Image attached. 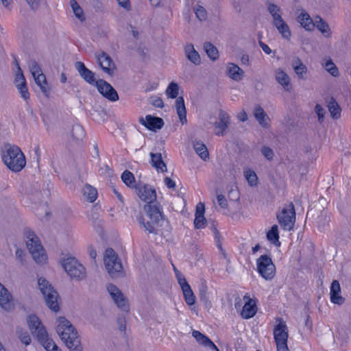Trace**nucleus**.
<instances>
[{
	"label": "nucleus",
	"instance_id": "1",
	"mask_svg": "<svg viewBox=\"0 0 351 351\" xmlns=\"http://www.w3.org/2000/svg\"><path fill=\"white\" fill-rule=\"evenodd\" d=\"M56 330L62 341L71 351H83L80 337L71 322L64 317L57 319Z\"/></svg>",
	"mask_w": 351,
	"mask_h": 351
},
{
	"label": "nucleus",
	"instance_id": "2",
	"mask_svg": "<svg viewBox=\"0 0 351 351\" xmlns=\"http://www.w3.org/2000/svg\"><path fill=\"white\" fill-rule=\"evenodd\" d=\"M27 322L29 330L46 351H62L49 337V334L39 318L34 314L27 317Z\"/></svg>",
	"mask_w": 351,
	"mask_h": 351
},
{
	"label": "nucleus",
	"instance_id": "3",
	"mask_svg": "<svg viewBox=\"0 0 351 351\" xmlns=\"http://www.w3.org/2000/svg\"><path fill=\"white\" fill-rule=\"evenodd\" d=\"M1 157L7 167L14 172L21 171L26 165L25 155L16 145L6 144Z\"/></svg>",
	"mask_w": 351,
	"mask_h": 351
},
{
	"label": "nucleus",
	"instance_id": "4",
	"mask_svg": "<svg viewBox=\"0 0 351 351\" xmlns=\"http://www.w3.org/2000/svg\"><path fill=\"white\" fill-rule=\"evenodd\" d=\"M25 235L27 239V247L34 261L38 263H45L47 256L39 239L37 237L34 232L30 230H25Z\"/></svg>",
	"mask_w": 351,
	"mask_h": 351
},
{
	"label": "nucleus",
	"instance_id": "5",
	"mask_svg": "<svg viewBox=\"0 0 351 351\" xmlns=\"http://www.w3.org/2000/svg\"><path fill=\"white\" fill-rule=\"evenodd\" d=\"M38 285L47 306L53 311L58 312L60 307L58 303V293L44 278H39Z\"/></svg>",
	"mask_w": 351,
	"mask_h": 351
},
{
	"label": "nucleus",
	"instance_id": "6",
	"mask_svg": "<svg viewBox=\"0 0 351 351\" xmlns=\"http://www.w3.org/2000/svg\"><path fill=\"white\" fill-rule=\"evenodd\" d=\"M104 260L106 268L112 278H119L123 276V265L112 248L109 247L106 250Z\"/></svg>",
	"mask_w": 351,
	"mask_h": 351
},
{
	"label": "nucleus",
	"instance_id": "7",
	"mask_svg": "<svg viewBox=\"0 0 351 351\" xmlns=\"http://www.w3.org/2000/svg\"><path fill=\"white\" fill-rule=\"evenodd\" d=\"M165 93L169 98H176V108L180 121L182 123V124L186 123V110L184 104V100L182 97H178L179 93L178 84L174 82H171V83H169L166 89Z\"/></svg>",
	"mask_w": 351,
	"mask_h": 351
},
{
	"label": "nucleus",
	"instance_id": "8",
	"mask_svg": "<svg viewBox=\"0 0 351 351\" xmlns=\"http://www.w3.org/2000/svg\"><path fill=\"white\" fill-rule=\"evenodd\" d=\"M62 266L72 279L82 280L86 276V268L74 257L64 258Z\"/></svg>",
	"mask_w": 351,
	"mask_h": 351
},
{
	"label": "nucleus",
	"instance_id": "9",
	"mask_svg": "<svg viewBox=\"0 0 351 351\" xmlns=\"http://www.w3.org/2000/svg\"><path fill=\"white\" fill-rule=\"evenodd\" d=\"M256 266L258 274L266 280H271L274 278L276 266L269 255H261L256 260Z\"/></svg>",
	"mask_w": 351,
	"mask_h": 351
},
{
	"label": "nucleus",
	"instance_id": "10",
	"mask_svg": "<svg viewBox=\"0 0 351 351\" xmlns=\"http://www.w3.org/2000/svg\"><path fill=\"white\" fill-rule=\"evenodd\" d=\"M279 323L274 328V340L277 351H287L288 330L285 322L282 318H278Z\"/></svg>",
	"mask_w": 351,
	"mask_h": 351
},
{
	"label": "nucleus",
	"instance_id": "11",
	"mask_svg": "<svg viewBox=\"0 0 351 351\" xmlns=\"http://www.w3.org/2000/svg\"><path fill=\"white\" fill-rule=\"evenodd\" d=\"M277 219L280 226L285 230L293 229L295 222V207L292 202H290L287 208L277 214Z\"/></svg>",
	"mask_w": 351,
	"mask_h": 351
},
{
	"label": "nucleus",
	"instance_id": "12",
	"mask_svg": "<svg viewBox=\"0 0 351 351\" xmlns=\"http://www.w3.org/2000/svg\"><path fill=\"white\" fill-rule=\"evenodd\" d=\"M143 208L151 224L154 226H161L162 225L165 219L160 204H147L144 206Z\"/></svg>",
	"mask_w": 351,
	"mask_h": 351
},
{
	"label": "nucleus",
	"instance_id": "13",
	"mask_svg": "<svg viewBox=\"0 0 351 351\" xmlns=\"http://www.w3.org/2000/svg\"><path fill=\"white\" fill-rule=\"evenodd\" d=\"M96 88L98 92L108 101L114 102L119 100V97L117 90L106 80H97Z\"/></svg>",
	"mask_w": 351,
	"mask_h": 351
},
{
	"label": "nucleus",
	"instance_id": "14",
	"mask_svg": "<svg viewBox=\"0 0 351 351\" xmlns=\"http://www.w3.org/2000/svg\"><path fill=\"white\" fill-rule=\"evenodd\" d=\"M107 289L118 308L123 311L128 312L130 308L128 300L124 297L118 287L112 284H110Z\"/></svg>",
	"mask_w": 351,
	"mask_h": 351
},
{
	"label": "nucleus",
	"instance_id": "15",
	"mask_svg": "<svg viewBox=\"0 0 351 351\" xmlns=\"http://www.w3.org/2000/svg\"><path fill=\"white\" fill-rule=\"evenodd\" d=\"M96 57L102 71L110 76H113L116 70V65L111 57L104 51L96 54Z\"/></svg>",
	"mask_w": 351,
	"mask_h": 351
},
{
	"label": "nucleus",
	"instance_id": "16",
	"mask_svg": "<svg viewBox=\"0 0 351 351\" xmlns=\"http://www.w3.org/2000/svg\"><path fill=\"white\" fill-rule=\"evenodd\" d=\"M75 68L79 73L80 77L88 84L96 86L97 80L95 78V73L88 69L85 64L80 61L75 63Z\"/></svg>",
	"mask_w": 351,
	"mask_h": 351
},
{
	"label": "nucleus",
	"instance_id": "17",
	"mask_svg": "<svg viewBox=\"0 0 351 351\" xmlns=\"http://www.w3.org/2000/svg\"><path fill=\"white\" fill-rule=\"evenodd\" d=\"M136 190L139 198L147 204L153 203L156 199V190L150 185L136 187Z\"/></svg>",
	"mask_w": 351,
	"mask_h": 351
},
{
	"label": "nucleus",
	"instance_id": "18",
	"mask_svg": "<svg viewBox=\"0 0 351 351\" xmlns=\"http://www.w3.org/2000/svg\"><path fill=\"white\" fill-rule=\"evenodd\" d=\"M139 121L143 125L152 131L161 129L165 124L162 118L149 114L145 117V120L141 117Z\"/></svg>",
	"mask_w": 351,
	"mask_h": 351
},
{
	"label": "nucleus",
	"instance_id": "19",
	"mask_svg": "<svg viewBox=\"0 0 351 351\" xmlns=\"http://www.w3.org/2000/svg\"><path fill=\"white\" fill-rule=\"evenodd\" d=\"M230 123V116L228 114L220 110L219 112V121L214 123L215 128L219 130L215 132V134L217 136H224Z\"/></svg>",
	"mask_w": 351,
	"mask_h": 351
},
{
	"label": "nucleus",
	"instance_id": "20",
	"mask_svg": "<svg viewBox=\"0 0 351 351\" xmlns=\"http://www.w3.org/2000/svg\"><path fill=\"white\" fill-rule=\"evenodd\" d=\"M180 285L183 292L186 303L189 306L193 305L195 303V296L191 286L187 282L186 278L180 280Z\"/></svg>",
	"mask_w": 351,
	"mask_h": 351
},
{
	"label": "nucleus",
	"instance_id": "21",
	"mask_svg": "<svg viewBox=\"0 0 351 351\" xmlns=\"http://www.w3.org/2000/svg\"><path fill=\"white\" fill-rule=\"evenodd\" d=\"M340 292L341 287L339 282L336 280H333L331 283L330 291V300L332 303L341 305L344 302L345 299L340 295Z\"/></svg>",
	"mask_w": 351,
	"mask_h": 351
},
{
	"label": "nucleus",
	"instance_id": "22",
	"mask_svg": "<svg viewBox=\"0 0 351 351\" xmlns=\"http://www.w3.org/2000/svg\"><path fill=\"white\" fill-rule=\"evenodd\" d=\"M272 25L276 28L278 33L281 36L287 40H289L291 37V32L288 24L284 21V19H280L276 21H272Z\"/></svg>",
	"mask_w": 351,
	"mask_h": 351
},
{
	"label": "nucleus",
	"instance_id": "23",
	"mask_svg": "<svg viewBox=\"0 0 351 351\" xmlns=\"http://www.w3.org/2000/svg\"><path fill=\"white\" fill-rule=\"evenodd\" d=\"M276 80L279 83L286 91H289L291 88V80L287 73L282 69H278L275 71Z\"/></svg>",
	"mask_w": 351,
	"mask_h": 351
},
{
	"label": "nucleus",
	"instance_id": "24",
	"mask_svg": "<svg viewBox=\"0 0 351 351\" xmlns=\"http://www.w3.org/2000/svg\"><path fill=\"white\" fill-rule=\"evenodd\" d=\"M254 116L258 123L264 128H268L269 117L260 105H256L254 109Z\"/></svg>",
	"mask_w": 351,
	"mask_h": 351
},
{
	"label": "nucleus",
	"instance_id": "25",
	"mask_svg": "<svg viewBox=\"0 0 351 351\" xmlns=\"http://www.w3.org/2000/svg\"><path fill=\"white\" fill-rule=\"evenodd\" d=\"M193 337L201 345L204 346L213 350L219 351L215 343L206 335L197 330H193L192 332Z\"/></svg>",
	"mask_w": 351,
	"mask_h": 351
},
{
	"label": "nucleus",
	"instance_id": "26",
	"mask_svg": "<svg viewBox=\"0 0 351 351\" xmlns=\"http://www.w3.org/2000/svg\"><path fill=\"white\" fill-rule=\"evenodd\" d=\"M291 64L298 77L301 80H306L307 67L303 64L302 60L298 57H295L293 59Z\"/></svg>",
	"mask_w": 351,
	"mask_h": 351
},
{
	"label": "nucleus",
	"instance_id": "27",
	"mask_svg": "<svg viewBox=\"0 0 351 351\" xmlns=\"http://www.w3.org/2000/svg\"><path fill=\"white\" fill-rule=\"evenodd\" d=\"M12 295L8 290L0 283V306L8 311L11 308Z\"/></svg>",
	"mask_w": 351,
	"mask_h": 351
},
{
	"label": "nucleus",
	"instance_id": "28",
	"mask_svg": "<svg viewBox=\"0 0 351 351\" xmlns=\"http://www.w3.org/2000/svg\"><path fill=\"white\" fill-rule=\"evenodd\" d=\"M151 164L157 170H160L162 172L167 171L166 164L162 160V154L160 153H150Z\"/></svg>",
	"mask_w": 351,
	"mask_h": 351
},
{
	"label": "nucleus",
	"instance_id": "29",
	"mask_svg": "<svg viewBox=\"0 0 351 351\" xmlns=\"http://www.w3.org/2000/svg\"><path fill=\"white\" fill-rule=\"evenodd\" d=\"M184 51L187 59L195 65L201 63L200 56L192 44L186 45Z\"/></svg>",
	"mask_w": 351,
	"mask_h": 351
},
{
	"label": "nucleus",
	"instance_id": "30",
	"mask_svg": "<svg viewBox=\"0 0 351 351\" xmlns=\"http://www.w3.org/2000/svg\"><path fill=\"white\" fill-rule=\"evenodd\" d=\"M298 21L307 31H311L314 29L315 23L309 14L305 11L301 12L298 16Z\"/></svg>",
	"mask_w": 351,
	"mask_h": 351
},
{
	"label": "nucleus",
	"instance_id": "31",
	"mask_svg": "<svg viewBox=\"0 0 351 351\" xmlns=\"http://www.w3.org/2000/svg\"><path fill=\"white\" fill-rule=\"evenodd\" d=\"M228 71L229 77L235 81H240L243 77L244 71L235 64L229 63Z\"/></svg>",
	"mask_w": 351,
	"mask_h": 351
},
{
	"label": "nucleus",
	"instance_id": "32",
	"mask_svg": "<svg viewBox=\"0 0 351 351\" xmlns=\"http://www.w3.org/2000/svg\"><path fill=\"white\" fill-rule=\"evenodd\" d=\"M193 148L199 156L204 161L209 158V153L206 145L200 141L193 142Z\"/></svg>",
	"mask_w": 351,
	"mask_h": 351
},
{
	"label": "nucleus",
	"instance_id": "33",
	"mask_svg": "<svg viewBox=\"0 0 351 351\" xmlns=\"http://www.w3.org/2000/svg\"><path fill=\"white\" fill-rule=\"evenodd\" d=\"M35 82L40 87L43 94L48 97L49 95V88L47 82L46 77L43 73H38L34 77Z\"/></svg>",
	"mask_w": 351,
	"mask_h": 351
},
{
	"label": "nucleus",
	"instance_id": "34",
	"mask_svg": "<svg viewBox=\"0 0 351 351\" xmlns=\"http://www.w3.org/2000/svg\"><path fill=\"white\" fill-rule=\"evenodd\" d=\"M251 302L252 300L249 299L243 307L241 315L243 319H250L254 317L256 313L255 304H252Z\"/></svg>",
	"mask_w": 351,
	"mask_h": 351
},
{
	"label": "nucleus",
	"instance_id": "35",
	"mask_svg": "<svg viewBox=\"0 0 351 351\" xmlns=\"http://www.w3.org/2000/svg\"><path fill=\"white\" fill-rule=\"evenodd\" d=\"M267 239L276 246H280L278 227L277 225H273L271 229L267 233Z\"/></svg>",
	"mask_w": 351,
	"mask_h": 351
},
{
	"label": "nucleus",
	"instance_id": "36",
	"mask_svg": "<svg viewBox=\"0 0 351 351\" xmlns=\"http://www.w3.org/2000/svg\"><path fill=\"white\" fill-rule=\"evenodd\" d=\"M83 194L86 197L87 201L91 203L94 202L97 197V189L89 184H86L83 188Z\"/></svg>",
	"mask_w": 351,
	"mask_h": 351
},
{
	"label": "nucleus",
	"instance_id": "37",
	"mask_svg": "<svg viewBox=\"0 0 351 351\" xmlns=\"http://www.w3.org/2000/svg\"><path fill=\"white\" fill-rule=\"evenodd\" d=\"M328 110L333 119H338L341 116V108L335 99L332 97L328 101Z\"/></svg>",
	"mask_w": 351,
	"mask_h": 351
},
{
	"label": "nucleus",
	"instance_id": "38",
	"mask_svg": "<svg viewBox=\"0 0 351 351\" xmlns=\"http://www.w3.org/2000/svg\"><path fill=\"white\" fill-rule=\"evenodd\" d=\"M267 11L272 16V21H276L282 19V11L281 8L273 3H269L267 5Z\"/></svg>",
	"mask_w": 351,
	"mask_h": 351
},
{
	"label": "nucleus",
	"instance_id": "39",
	"mask_svg": "<svg viewBox=\"0 0 351 351\" xmlns=\"http://www.w3.org/2000/svg\"><path fill=\"white\" fill-rule=\"evenodd\" d=\"M318 21H315V27L320 31L326 37H330L331 35L330 29L328 23L324 21L320 16H317Z\"/></svg>",
	"mask_w": 351,
	"mask_h": 351
},
{
	"label": "nucleus",
	"instance_id": "40",
	"mask_svg": "<svg viewBox=\"0 0 351 351\" xmlns=\"http://www.w3.org/2000/svg\"><path fill=\"white\" fill-rule=\"evenodd\" d=\"M85 131L81 125H74L71 130V136L74 141H78L83 139Z\"/></svg>",
	"mask_w": 351,
	"mask_h": 351
},
{
	"label": "nucleus",
	"instance_id": "41",
	"mask_svg": "<svg viewBox=\"0 0 351 351\" xmlns=\"http://www.w3.org/2000/svg\"><path fill=\"white\" fill-rule=\"evenodd\" d=\"M204 48L208 56L213 60H216L218 58V50L212 43L206 42L204 45Z\"/></svg>",
	"mask_w": 351,
	"mask_h": 351
},
{
	"label": "nucleus",
	"instance_id": "42",
	"mask_svg": "<svg viewBox=\"0 0 351 351\" xmlns=\"http://www.w3.org/2000/svg\"><path fill=\"white\" fill-rule=\"evenodd\" d=\"M70 4L75 16L82 22L85 21L84 11L77 2L75 0H70Z\"/></svg>",
	"mask_w": 351,
	"mask_h": 351
},
{
	"label": "nucleus",
	"instance_id": "43",
	"mask_svg": "<svg viewBox=\"0 0 351 351\" xmlns=\"http://www.w3.org/2000/svg\"><path fill=\"white\" fill-rule=\"evenodd\" d=\"M121 180L128 186H134L135 178L133 173L130 171L125 170L123 172L121 175Z\"/></svg>",
	"mask_w": 351,
	"mask_h": 351
},
{
	"label": "nucleus",
	"instance_id": "44",
	"mask_svg": "<svg viewBox=\"0 0 351 351\" xmlns=\"http://www.w3.org/2000/svg\"><path fill=\"white\" fill-rule=\"evenodd\" d=\"M138 221L139 223L143 225V226L145 229V230L147 231L149 234H158L157 230L155 228V227L152 224H151L149 221L145 222V219L143 218V217L142 215H141L138 218Z\"/></svg>",
	"mask_w": 351,
	"mask_h": 351
},
{
	"label": "nucleus",
	"instance_id": "45",
	"mask_svg": "<svg viewBox=\"0 0 351 351\" xmlns=\"http://www.w3.org/2000/svg\"><path fill=\"white\" fill-rule=\"evenodd\" d=\"M194 12L196 17L201 21H206L207 19V11L202 5H197L194 8Z\"/></svg>",
	"mask_w": 351,
	"mask_h": 351
},
{
	"label": "nucleus",
	"instance_id": "46",
	"mask_svg": "<svg viewBox=\"0 0 351 351\" xmlns=\"http://www.w3.org/2000/svg\"><path fill=\"white\" fill-rule=\"evenodd\" d=\"M245 176L250 186H256L257 184V176L254 171L248 170L245 172Z\"/></svg>",
	"mask_w": 351,
	"mask_h": 351
},
{
	"label": "nucleus",
	"instance_id": "47",
	"mask_svg": "<svg viewBox=\"0 0 351 351\" xmlns=\"http://www.w3.org/2000/svg\"><path fill=\"white\" fill-rule=\"evenodd\" d=\"M325 66L328 72L330 73L332 76L336 77L339 75L338 69L331 60L326 62Z\"/></svg>",
	"mask_w": 351,
	"mask_h": 351
},
{
	"label": "nucleus",
	"instance_id": "48",
	"mask_svg": "<svg viewBox=\"0 0 351 351\" xmlns=\"http://www.w3.org/2000/svg\"><path fill=\"white\" fill-rule=\"evenodd\" d=\"M206 219L204 216L195 215L194 226L196 229H202L206 226Z\"/></svg>",
	"mask_w": 351,
	"mask_h": 351
},
{
	"label": "nucleus",
	"instance_id": "49",
	"mask_svg": "<svg viewBox=\"0 0 351 351\" xmlns=\"http://www.w3.org/2000/svg\"><path fill=\"white\" fill-rule=\"evenodd\" d=\"M261 154L269 160H271L274 158V153L271 148L264 145L261 149Z\"/></svg>",
	"mask_w": 351,
	"mask_h": 351
},
{
	"label": "nucleus",
	"instance_id": "50",
	"mask_svg": "<svg viewBox=\"0 0 351 351\" xmlns=\"http://www.w3.org/2000/svg\"><path fill=\"white\" fill-rule=\"evenodd\" d=\"M21 97L27 101L29 99V93L28 91V88L26 84H19L17 87Z\"/></svg>",
	"mask_w": 351,
	"mask_h": 351
},
{
	"label": "nucleus",
	"instance_id": "51",
	"mask_svg": "<svg viewBox=\"0 0 351 351\" xmlns=\"http://www.w3.org/2000/svg\"><path fill=\"white\" fill-rule=\"evenodd\" d=\"M14 82H15L16 87H18L19 84H27L21 67H19V72H16V73L15 75Z\"/></svg>",
	"mask_w": 351,
	"mask_h": 351
},
{
	"label": "nucleus",
	"instance_id": "52",
	"mask_svg": "<svg viewBox=\"0 0 351 351\" xmlns=\"http://www.w3.org/2000/svg\"><path fill=\"white\" fill-rule=\"evenodd\" d=\"M19 337L21 341L26 346L29 345L32 341L31 337L27 331L21 332Z\"/></svg>",
	"mask_w": 351,
	"mask_h": 351
},
{
	"label": "nucleus",
	"instance_id": "53",
	"mask_svg": "<svg viewBox=\"0 0 351 351\" xmlns=\"http://www.w3.org/2000/svg\"><path fill=\"white\" fill-rule=\"evenodd\" d=\"M315 111L318 117V120L322 122L324 117L325 110L319 104H316Z\"/></svg>",
	"mask_w": 351,
	"mask_h": 351
},
{
	"label": "nucleus",
	"instance_id": "54",
	"mask_svg": "<svg viewBox=\"0 0 351 351\" xmlns=\"http://www.w3.org/2000/svg\"><path fill=\"white\" fill-rule=\"evenodd\" d=\"M30 70L32 73L33 77H35L36 75L38 73H41V69L38 63L36 61H33L30 65Z\"/></svg>",
	"mask_w": 351,
	"mask_h": 351
},
{
	"label": "nucleus",
	"instance_id": "55",
	"mask_svg": "<svg viewBox=\"0 0 351 351\" xmlns=\"http://www.w3.org/2000/svg\"><path fill=\"white\" fill-rule=\"evenodd\" d=\"M120 7L124 8L126 11L131 10V3L130 0H117Z\"/></svg>",
	"mask_w": 351,
	"mask_h": 351
},
{
	"label": "nucleus",
	"instance_id": "56",
	"mask_svg": "<svg viewBox=\"0 0 351 351\" xmlns=\"http://www.w3.org/2000/svg\"><path fill=\"white\" fill-rule=\"evenodd\" d=\"M208 287L205 280L202 281L199 286V296L206 295Z\"/></svg>",
	"mask_w": 351,
	"mask_h": 351
},
{
	"label": "nucleus",
	"instance_id": "57",
	"mask_svg": "<svg viewBox=\"0 0 351 351\" xmlns=\"http://www.w3.org/2000/svg\"><path fill=\"white\" fill-rule=\"evenodd\" d=\"M217 202L219 205L222 208H226L228 207V202L224 195L219 194L217 196Z\"/></svg>",
	"mask_w": 351,
	"mask_h": 351
},
{
	"label": "nucleus",
	"instance_id": "58",
	"mask_svg": "<svg viewBox=\"0 0 351 351\" xmlns=\"http://www.w3.org/2000/svg\"><path fill=\"white\" fill-rule=\"evenodd\" d=\"M27 4L30 6L32 10L38 9L40 5L41 0H25Z\"/></svg>",
	"mask_w": 351,
	"mask_h": 351
},
{
	"label": "nucleus",
	"instance_id": "59",
	"mask_svg": "<svg viewBox=\"0 0 351 351\" xmlns=\"http://www.w3.org/2000/svg\"><path fill=\"white\" fill-rule=\"evenodd\" d=\"M151 104L156 108H162L164 106L163 100L162 99V98L159 97H154L152 101H151Z\"/></svg>",
	"mask_w": 351,
	"mask_h": 351
},
{
	"label": "nucleus",
	"instance_id": "60",
	"mask_svg": "<svg viewBox=\"0 0 351 351\" xmlns=\"http://www.w3.org/2000/svg\"><path fill=\"white\" fill-rule=\"evenodd\" d=\"M25 254L22 249L17 248L16 250V258L21 263L23 264L25 262Z\"/></svg>",
	"mask_w": 351,
	"mask_h": 351
},
{
	"label": "nucleus",
	"instance_id": "61",
	"mask_svg": "<svg viewBox=\"0 0 351 351\" xmlns=\"http://www.w3.org/2000/svg\"><path fill=\"white\" fill-rule=\"evenodd\" d=\"M117 322L120 331L125 332L126 330V322L125 317H119Z\"/></svg>",
	"mask_w": 351,
	"mask_h": 351
},
{
	"label": "nucleus",
	"instance_id": "62",
	"mask_svg": "<svg viewBox=\"0 0 351 351\" xmlns=\"http://www.w3.org/2000/svg\"><path fill=\"white\" fill-rule=\"evenodd\" d=\"M204 204L202 202H199L196 206L195 215L204 216Z\"/></svg>",
	"mask_w": 351,
	"mask_h": 351
},
{
	"label": "nucleus",
	"instance_id": "63",
	"mask_svg": "<svg viewBox=\"0 0 351 351\" xmlns=\"http://www.w3.org/2000/svg\"><path fill=\"white\" fill-rule=\"evenodd\" d=\"M258 45L266 54L269 55L271 53V49L269 48V47L263 41L258 40Z\"/></svg>",
	"mask_w": 351,
	"mask_h": 351
},
{
	"label": "nucleus",
	"instance_id": "64",
	"mask_svg": "<svg viewBox=\"0 0 351 351\" xmlns=\"http://www.w3.org/2000/svg\"><path fill=\"white\" fill-rule=\"evenodd\" d=\"M165 184L169 189H174L176 188V182L169 177L165 178Z\"/></svg>",
	"mask_w": 351,
	"mask_h": 351
}]
</instances>
